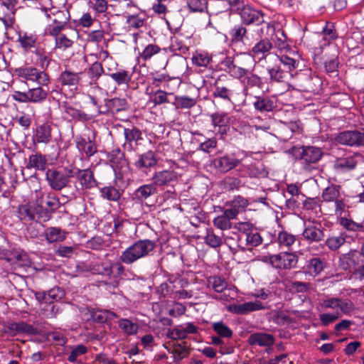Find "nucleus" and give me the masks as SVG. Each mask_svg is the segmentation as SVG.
Returning <instances> with one entry per match:
<instances>
[{
    "mask_svg": "<svg viewBox=\"0 0 364 364\" xmlns=\"http://www.w3.org/2000/svg\"><path fill=\"white\" fill-rule=\"evenodd\" d=\"M234 228L239 232L237 235V245L242 252L251 251L262 243L263 239L252 223L239 222L235 225Z\"/></svg>",
    "mask_w": 364,
    "mask_h": 364,
    "instance_id": "nucleus-1",
    "label": "nucleus"
},
{
    "mask_svg": "<svg viewBox=\"0 0 364 364\" xmlns=\"http://www.w3.org/2000/svg\"><path fill=\"white\" fill-rule=\"evenodd\" d=\"M156 247V242L154 240H139L122 252L119 260L122 264H132L139 259L149 256Z\"/></svg>",
    "mask_w": 364,
    "mask_h": 364,
    "instance_id": "nucleus-2",
    "label": "nucleus"
},
{
    "mask_svg": "<svg viewBox=\"0 0 364 364\" xmlns=\"http://www.w3.org/2000/svg\"><path fill=\"white\" fill-rule=\"evenodd\" d=\"M86 269L93 274H98L112 279L114 287L118 286V279L124 274L125 271V267L121 261L113 262L109 259L95 262H91L86 264Z\"/></svg>",
    "mask_w": 364,
    "mask_h": 364,
    "instance_id": "nucleus-3",
    "label": "nucleus"
},
{
    "mask_svg": "<svg viewBox=\"0 0 364 364\" xmlns=\"http://www.w3.org/2000/svg\"><path fill=\"white\" fill-rule=\"evenodd\" d=\"M291 153L296 161H299L305 170H311L321 159L323 152L321 148L303 146L293 147Z\"/></svg>",
    "mask_w": 364,
    "mask_h": 364,
    "instance_id": "nucleus-4",
    "label": "nucleus"
},
{
    "mask_svg": "<svg viewBox=\"0 0 364 364\" xmlns=\"http://www.w3.org/2000/svg\"><path fill=\"white\" fill-rule=\"evenodd\" d=\"M322 201L334 203V212L337 216L342 215L346 209L349 208L348 200L340 185L331 183L325 188L321 193Z\"/></svg>",
    "mask_w": 364,
    "mask_h": 364,
    "instance_id": "nucleus-5",
    "label": "nucleus"
},
{
    "mask_svg": "<svg viewBox=\"0 0 364 364\" xmlns=\"http://www.w3.org/2000/svg\"><path fill=\"white\" fill-rule=\"evenodd\" d=\"M70 172L71 166L65 167L63 171L55 168H48L46 172V180L52 190L60 191L70 186Z\"/></svg>",
    "mask_w": 364,
    "mask_h": 364,
    "instance_id": "nucleus-6",
    "label": "nucleus"
},
{
    "mask_svg": "<svg viewBox=\"0 0 364 364\" xmlns=\"http://www.w3.org/2000/svg\"><path fill=\"white\" fill-rule=\"evenodd\" d=\"M47 18L51 21L46 28V32L50 36H58L63 30L70 28L68 21L69 12L61 10L46 11Z\"/></svg>",
    "mask_w": 364,
    "mask_h": 364,
    "instance_id": "nucleus-7",
    "label": "nucleus"
},
{
    "mask_svg": "<svg viewBox=\"0 0 364 364\" xmlns=\"http://www.w3.org/2000/svg\"><path fill=\"white\" fill-rule=\"evenodd\" d=\"M237 14L245 26H259L265 23L267 28L270 26V23L265 21L266 14L261 9H258L252 5L247 4Z\"/></svg>",
    "mask_w": 364,
    "mask_h": 364,
    "instance_id": "nucleus-8",
    "label": "nucleus"
},
{
    "mask_svg": "<svg viewBox=\"0 0 364 364\" xmlns=\"http://www.w3.org/2000/svg\"><path fill=\"white\" fill-rule=\"evenodd\" d=\"M1 332L9 337H14L18 334L36 336L39 333L38 330L32 325L21 321L19 322H3Z\"/></svg>",
    "mask_w": 364,
    "mask_h": 364,
    "instance_id": "nucleus-9",
    "label": "nucleus"
},
{
    "mask_svg": "<svg viewBox=\"0 0 364 364\" xmlns=\"http://www.w3.org/2000/svg\"><path fill=\"white\" fill-rule=\"evenodd\" d=\"M358 154L350 151H339L333 161V168L336 171H348L353 170L358 164Z\"/></svg>",
    "mask_w": 364,
    "mask_h": 364,
    "instance_id": "nucleus-10",
    "label": "nucleus"
},
{
    "mask_svg": "<svg viewBox=\"0 0 364 364\" xmlns=\"http://www.w3.org/2000/svg\"><path fill=\"white\" fill-rule=\"evenodd\" d=\"M72 178H76L82 190H87L96 188L99 183L95 179L94 172L91 168L80 169L71 166Z\"/></svg>",
    "mask_w": 364,
    "mask_h": 364,
    "instance_id": "nucleus-11",
    "label": "nucleus"
},
{
    "mask_svg": "<svg viewBox=\"0 0 364 364\" xmlns=\"http://www.w3.org/2000/svg\"><path fill=\"white\" fill-rule=\"evenodd\" d=\"M269 264L277 269H291L296 267L298 262V256L295 253L280 252L270 255Z\"/></svg>",
    "mask_w": 364,
    "mask_h": 364,
    "instance_id": "nucleus-12",
    "label": "nucleus"
},
{
    "mask_svg": "<svg viewBox=\"0 0 364 364\" xmlns=\"http://www.w3.org/2000/svg\"><path fill=\"white\" fill-rule=\"evenodd\" d=\"M336 141L342 145L364 147V129L341 132L337 134Z\"/></svg>",
    "mask_w": 364,
    "mask_h": 364,
    "instance_id": "nucleus-13",
    "label": "nucleus"
},
{
    "mask_svg": "<svg viewBox=\"0 0 364 364\" xmlns=\"http://www.w3.org/2000/svg\"><path fill=\"white\" fill-rule=\"evenodd\" d=\"M240 162L235 154H225L215 158L213 165L218 171L226 173L238 166Z\"/></svg>",
    "mask_w": 364,
    "mask_h": 364,
    "instance_id": "nucleus-14",
    "label": "nucleus"
},
{
    "mask_svg": "<svg viewBox=\"0 0 364 364\" xmlns=\"http://www.w3.org/2000/svg\"><path fill=\"white\" fill-rule=\"evenodd\" d=\"M238 171L241 177L263 178H267L269 174L266 166L260 161L242 165Z\"/></svg>",
    "mask_w": 364,
    "mask_h": 364,
    "instance_id": "nucleus-15",
    "label": "nucleus"
},
{
    "mask_svg": "<svg viewBox=\"0 0 364 364\" xmlns=\"http://www.w3.org/2000/svg\"><path fill=\"white\" fill-rule=\"evenodd\" d=\"M159 161L157 154L149 150L138 156L137 159L134 161V167L142 172H146L150 168L154 167Z\"/></svg>",
    "mask_w": 364,
    "mask_h": 364,
    "instance_id": "nucleus-16",
    "label": "nucleus"
},
{
    "mask_svg": "<svg viewBox=\"0 0 364 364\" xmlns=\"http://www.w3.org/2000/svg\"><path fill=\"white\" fill-rule=\"evenodd\" d=\"M249 205L250 202L247 198L238 195L225 203L227 208L225 210L228 211L230 218L235 219L240 213L245 211Z\"/></svg>",
    "mask_w": 364,
    "mask_h": 364,
    "instance_id": "nucleus-17",
    "label": "nucleus"
},
{
    "mask_svg": "<svg viewBox=\"0 0 364 364\" xmlns=\"http://www.w3.org/2000/svg\"><path fill=\"white\" fill-rule=\"evenodd\" d=\"M273 48L272 41L267 38H261L257 42L250 50V55L252 57L260 62L270 54V51Z\"/></svg>",
    "mask_w": 364,
    "mask_h": 364,
    "instance_id": "nucleus-18",
    "label": "nucleus"
},
{
    "mask_svg": "<svg viewBox=\"0 0 364 364\" xmlns=\"http://www.w3.org/2000/svg\"><path fill=\"white\" fill-rule=\"evenodd\" d=\"M214 131L221 136L226 134L230 129V118L225 112H215L210 115Z\"/></svg>",
    "mask_w": 364,
    "mask_h": 364,
    "instance_id": "nucleus-19",
    "label": "nucleus"
},
{
    "mask_svg": "<svg viewBox=\"0 0 364 364\" xmlns=\"http://www.w3.org/2000/svg\"><path fill=\"white\" fill-rule=\"evenodd\" d=\"M125 143L124 147L129 151L134 150L139 145V141L143 140L141 131L135 126L124 129Z\"/></svg>",
    "mask_w": 364,
    "mask_h": 364,
    "instance_id": "nucleus-20",
    "label": "nucleus"
},
{
    "mask_svg": "<svg viewBox=\"0 0 364 364\" xmlns=\"http://www.w3.org/2000/svg\"><path fill=\"white\" fill-rule=\"evenodd\" d=\"M325 228L319 223L318 225L315 224H309L303 230L302 236L309 242H319L324 240Z\"/></svg>",
    "mask_w": 364,
    "mask_h": 364,
    "instance_id": "nucleus-21",
    "label": "nucleus"
},
{
    "mask_svg": "<svg viewBox=\"0 0 364 364\" xmlns=\"http://www.w3.org/2000/svg\"><path fill=\"white\" fill-rule=\"evenodd\" d=\"M264 306L259 301H248L243 304L230 305L228 310L236 314L246 315L250 312L264 309Z\"/></svg>",
    "mask_w": 364,
    "mask_h": 364,
    "instance_id": "nucleus-22",
    "label": "nucleus"
},
{
    "mask_svg": "<svg viewBox=\"0 0 364 364\" xmlns=\"http://www.w3.org/2000/svg\"><path fill=\"white\" fill-rule=\"evenodd\" d=\"M83 74V71L73 72L69 69H65L59 75L58 82L62 87H76L81 80V75Z\"/></svg>",
    "mask_w": 364,
    "mask_h": 364,
    "instance_id": "nucleus-23",
    "label": "nucleus"
},
{
    "mask_svg": "<svg viewBox=\"0 0 364 364\" xmlns=\"http://www.w3.org/2000/svg\"><path fill=\"white\" fill-rule=\"evenodd\" d=\"M326 262L324 258L314 257L306 260L303 267L304 272L311 277H317L325 269Z\"/></svg>",
    "mask_w": 364,
    "mask_h": 364,
    "instance_id": "nucleus-24",
    "label": "nucleus"
},
{
    "mask_svg": "<svg viewBox=\"0 0 364 364\" xmlns=\"http://www.w3.org/2000/svg\"><path fill=\"white\" fill-rule=\"evenodd\" d=\"M157 192V188L154 184L149 183L139 186L132 194L133 200L143 204L149 197L154 196Z\"/></svg>",
    "mask_w": 364,
    "mask_h": 364,
    "instance_id": "nucleus-25",
    "label": "nucleus"
},
{
    "mask_svg": "<svg viewBox=\"0 0 364 364\" xmlns=\"http://www.w3.org/2000/svg\"><path fill=\"white\" fill-rule=\"evenodd\" d=\"M177 173L171 170H164L156 172L153 176V184L156 186H169L171 183L177 181Z\"/></svg>",
    "mask_w": 364,
    "mask_h": 364,
    "instance_id": "nucleus-26",
    "label": "nucleus"
},
{
    "mask_svg": "<svg viewBox=\"0 0 364 364\" xmlns=\"http://www.w3.org/2000/svg\"><path fill=\"white\" fill-rule=\"evenodd\" d=\"M51 126L48 123L38 125L33 135V141L38 144H48L52 139Z\"/></svg>",
    "mask_w": 364,
    "mask_h": 364,
    "instance_id": "nucleus-27",
    "label": "nucleus"
},
{
    "mask_svg": "<svg viewBox=\"0 0 364 364\" xmlns=\"http://www.w3.org/2000/svg\"><path fill=\"white\" fill-rule=\"evenodd\" d=\"M247 342L250 346L257 345L262 347H269L274 344V338L269 333L257 332L249 336Z\"/></svg>",
    "mask_w": 364,
    "mask_h": 364,
    "instance_id": "nucleus-28",
    "label": "nucleus"
},
{
    "mask_svg": "<svg viewBox=\"0 0 364 364\" xmlns=\"http://www.w3.org/2000/svg\"><path fill=\"white\" fill-rule=\"evenodd\" d=\"M364 257V242H363L360 251H354L349 253L347 256H344L341 259L340 266L345 270L350 269L352 266L360 264L359 258Z\"/></svg>",
    "mask_w": 364,
    "mask_h": 364,
    "instance_id": "nucleus-29",
    "label": "nucleus"
},
{
    "mask_svg": "<svg viewBox=\"0 0 364 364\" xmlns=\"http://www.w3.org/2000/svg\"><path fill=\"white\" fill-rule=\"evenodd\" d=\"M254 108L261 113L272 111L276 107L275 102L269 96L259 95L254 97Z\"/></svg>",
    "mask_w": 364,
    "mask_h": 364,
    "instance_id": "nucleus-30",
    "label": "nucleus"
},
{
    "mask_svg": "<svg viewBox=\"0 0 364 364\" xmlns=\"http://www.w3.org/2000/svg\"><path fill=\"white\" fill-rule=\"evenodd\" d=\"M107 105L108 109L103 111L104 113H111L115 114L117 113L127 111L129 107V103L125 98L114 97L112 99H107Z\"/></svg>",
    "mask_w": 364,
    "mask_h": 364,
    "instance_id": "nucleus-31",
    "label": "nucleus"
},
{
    "mask_svg": "<svg viewBox=\"0 0 364 364\" xmlns=\"http://www.w3.org/2000/svg\"><path fill=\"white\" fill-rule=\"evenodd\" d=\"M267 70L271 82H283L289 76V71L283 69L276 60L273 65L267 67Z\"/></svg>",
    "mask_w": 364,
    "mask_h": 364,
    "instance_id": "nucleus-32",
    "label": "nucleus"
},
{
    "mask_svg": "<svg viewBox=\"0 0 364 364\" xmlns=\"http://www.w3.org/2000/svg\"><path fill=\"white\" fill-rule=\"evenodd\" d=\"M91 318L98 323H105L108 321L117 318L118 316L113 311L109 310H101L94 308L88 309Z\"/></svg>",
    "mask_w": 364,
    "mask_h": 364,
    "instance_id": "nucleus-33",
    "label": "nucleus"
},
{
    "mask_svg": "<svg viewBox=\"0 0 364 364\" xmlns=\"http://www.w3.org/2000/svg\"><path fill=\"white\" fill-rule=\"evenodd\" d=\"M123 15L129 26L134 28L142 27L146 20L145 14L137 13L135 11H124Z\"/></svg>",
    "mask_w": 364,
    "mask_h": 364,
    "instance_id": "nucleus-34",
    "label": "nucleus"
},
{
    "mask_svg": "<svg viewBox=\"0 0 364 364\" xmlns=\"http://www.w3.org/2000/svg\"><path fill=\"white\" fill-rule=\"evenodd\" d=\"M76 146L77 149L83 152L87 158L93 156L97 151L95 143L89 137L87 139L84 137L77 138Z\"/></svg>",
    "mask_w": 364,
    "mask_h": 364,
    "instance_id": "nucleus-35",
    "label": "nucleus"
},
{
    "mask_svg": "<svg viewBox=\"0 0 364 364\" xmlns=\"http://www.w3.org/2000/svg\"><path fill=\"white\" fill-rule=\"evenodd\" d=\"M168 352L173 355V362L178 364L182 359L189 355L190 348L185 343H175L168 349Z\"/></svg>",
    "mask_w": 364,
    "mask_h": 364,
    "instance_id": "nucleus-36",
    "label": "nucleus"
},
{
    "mask_svg": "<svg viewBox=\"0 0 364 364\" xmlns=\"http://www.w3.org/2000/svg\"><path fill=\"white\" fill-rule=\"evenodd\" d=\"M35 204L27 203L18 205L17 210V217L20 220L24 222L34 221L35 217Z\"/></svg>",
    "mask_w": 364,
    "mask_h": 364,
    "instance_id": "nucleus-37",
    "label": "nucleus"
},
{
    "mask_svg": "<svg viewBox=\"0 0 364 364\" xmlns=\"http://www.w3.org/2000/svg\"><path fill=\"white\" fill-rule=\"evenodd\" d=\"M175 16L178 17V23L169 25V30L173 33L174 36L178 37L183 41L184 39L189 40L192 37L193 33L191 31H186L182 26L183 18L181 14H177Z\"/></svg>",
    "mask_w": 364,
    "mask_h": 364,
    "instance_id": "nucleus-38",
    "label": "nucleus"
},
{
    "mask_svg": "<svg viewBox=\"0 0 364 364\" xmlns=\"http://www.w3.org/2000/svg\"><path fill=\"white\" fill-rule=\"evenodd\" d=\"M220 77H219L214 83V90L213 96L215 98L219 97L223 100L231 102V97L233 95V91L228 85L220 84Z\"/></svg>",
    "mask_w": 364,
    "mask_h": 364,
    "instance_id": "nucleus-39",
    "label": "nucleus"
},
{
    "mask_svg": "<svg viewBox=\"0 0 364 364\" xmlns=\"http://www.w3.org/2000/svg\"><path fill=\"white\" fill-rule=\"evenodd\" d=\"M132 74L133 73L130 70L121 68L117 69L114 73H107L118 86L128 85L132 81Z\"/></svg>",
    "mask_w": 364,
    "mask_h": 364,
    "instance_id": "nucleus-40",
    "label": "nucleus"
},
{
    "mask_svg": "<svg viewBox=\"0 0 364 364\" xmlns=\"http://www.w3.org/2000/svg\"><path fill=\"white\" fill-rule=\"evenodd\" d=\"M107 158L114 170L120 169L127 164L124 154L119 148L112 150L108 154Z\"/></svg>",
    "mask_w": 364,
    "mask_h": 364,
    "instance_id": "nucleus-41",
    "label": "nucleus"
},
{
    "mask_svg": "<svg viewBox=\"0 0 364 364\" xmlns=\"http://www.w3.org/2000/svg\"><path fill=\"white\" fill-rule=\"evenodd\" d=\"M47 163L48 161L46 156L40 152H37L29 156L26 167L28 168H33L38 171H46Z\"/></svg>",
    "mask_w": 364,
    "mask_h": 364,
    "instance_id": "nucleus-42",
    "label": "nucleus"
},
{
    "mask_svg": "<svg viewBox=\"0 0 364 364\" xmlns=\"http://www.w3.org/2000/svg\"><path fill=\"white\" fill-rule=\"evenodd\" d=\"M100 196L109 201L118 202L122 193L115 186L109 185L100 188Z\"/></svg>",
    "mask_w": 364,
    "mask_h": 364,
    "instance_id": "nucleus-43",
    "label": "nucleus"
},
{
    "mask_svg": "<svg viewBox=\"0 0 364 364\" xmlns=\"http://www.w3.org/2000/svg\"><path fill=\"white\" fill-rule=\"evenodd\" d=\"M277 63L279 65H283L284 70L289 71V75L292 76L291 72L296 69L299 65V60L293 57H290L287 54L282 55L281 56H277L275 58Z\"/></svg>",
    "mask_w": 364,
    "mask_h": 364,
    "instance_id": "nucleus-44",
    "label": "nucleus"
},
{
    "mask_svg": "<svg viewBox=\"0 0 364 364\" xmlns=\"http://www.w3.org/2000/svg\"><path fill=\"white\" fill-rule=\"evenodd\" d=\"M277 242L280 247H287L288 250H291V247L296 242H299L296 235L287 232V230H282L279 232Z\"/></svg>",
    "mask_w": 364,
    "mask_h": 364,
    "instance_id": "nucleus-45",
    "label": "nucleus"
},
{
    "mask_svg": "<svg viewBox=\"0 0 364 364\" xmlns=\"http://www.w3.org/2000/svg\"><path fill=\"white\" fill-rule=\"evenodd\" d=\"M339 224L346 230L352 232H364V223H356L351 218L346 216H340L338 219Z\"/></svg>",
    "mask_w": 364,
    "mask_h": 364,
    "instance_id": "nucleus-46",
    "label": "nucleus"
},
{
    "mask_svg": "<svg viewBox=\"0 0 364 364\" xmlns=\"http://www.w3.org/2000/svg\"><path fill=\"white\" fill-rule=\"evenodd\" d=\"M87 73L90 80V84H97V80L104 73V68L102 63L99 61H95L90 66Z\"/></svg>",
    "mask_w": 364,
    "mask_h": 364,
    "instance_id": "nucleus-47",
    "label": "nucleus"
},
{
    "mask_svg": "<svg viewBox=\"0 0 364 364\" xmlns=\"http://www.w3.org/2000/svg\"><path fill=\"white\" fill-rule=\"evenodd\" d=\"M37 41V36L35 34L28 33H20L18 34V42H19L21 46L24 50L28 51V50L35 48Z\"/></svg>",
    "mask_w": 364,
    "mask_h": 364,
    "instance_id": "nucleus-48",
    "label": "nucleus"
},
{
    "mask_svg": "<svg viewBox=\"0 0 364 364\" xmlns=\"http://www.w3.org/2000/svg\"><path fill=\"white\" fill-rule=\"evenodd\" d=\"M247 26L243 25L241 22L240 24L235 25L230 31L232 42H244L245 39H248Z\"/></svg>",
    "mask_w": 364,
    "mask_h": 364,
    "instance_id": "nucleus-49",
    "label": "nucleus"
},
{
    "mask_svg": "<svg viewBox=\"0 0 364 364\" xmlns=\"http://www.w3.org/2000/svg\"><path fill=\"white\" fill-rule=\"evenodd\" d=\"M274 45L280 51L287 52L291 50L290 46L287 42V37L283 30H278L275 34L274 38H272Z\"/></svg>",
    "mask_w": 364,
    "mask_h": 364,
    "instance_id": "nucleus-50",
    "label": "nucleus"
},
{
    "mask_svg": "<svg viewBox=\"0 0 364 364\" xmlns=\"http://www.w3.org/2000/svg\"><path fill=\"white\" fill-rule=\"evenodd\" d=\"M46 238L50 243L61 242L65 239V232L60 228L51 227L46 230Z\"/></svg>",
    "mask_w": 364,
    "mask_h": 364,
    "instance_id": "nucleus-51",
    "label": "nucleus"
},
{
    "mask_svg": "<svg viewBox=\"0 0 364 364\" xmlns=\"http://www.w3.org/2000/svg\"><path fill=\"white\" fill-rule=\"evenodd\" d=\"M213 331L220 337L230 338L233 335L232 329L223 321H216L211 324Z\"/></svg>",
    "mask_w": 364,
    "mask_h": 364,
    "instance_id": "nucleus-52",
    "label": "nucleus"
},
{
    "mask_svg": "<svg viewBox=\"0 0 364 364\" xmlns=\"http://www.w3.org/2000/svg\"><path fill=\"white\" fill-rule=\"evenodd\" d=\"M235 219L230 218L227 210H224L223 215H218L213 219V225L221 230H230L232 228L231 220Z\"/></svg>",
    "mask_w": 364,
    "mask_h": 364,
    "instance_id": "nucleus-53",
    "label": "nucleus"
},
{
    "mask_svg": "<svg viewBox=\"0 0 364 364\" xmlns=\"http://www.w3.org/2000/svg\"><path fill=\"white\" fill-rule=\"evenodd\" d=\"M243 82L245 84L244 92H247L249 87H256L259 89H262L264 85L262 78L255 73L246 75Z\"/></svg>",
    "mask_w": 364,
    "mask_h": 364,
    "instance_id": "nucleus-54",
    "label": "nucleus"
},
{
    "mask_svg": "<svg viewBox=\"0 0 364 364\" xmlns=\"http://www.w3.org/2000/svg\"><path fill=\"white\" fill-rule=\"evenodd\" d=\"M169 49L175 55H185L188 51V46L183 43L182 39L173 36L171 38Z\"/></svg>",
    "mask_w": 364,
    "mask_h": 364,
    "instance_id": "nucleus-55",
    "label": "nucleus"
},
{
    "mask_svg": "<svg viewBox=\"0 0 364 364\" xmlns=\"http://www.w3.org/2000/svg\"><path fill=\"white\" fill-rule=\"evenodd\" d=\"M196 104V99L188 96H175L174 102H172L176 109H190Z\"/></svg>",
    "mask_w": 364,
    "mask_h": 364,
    "instance_id": "nucleus-56",
    "label": "nucleus"
},
{
    "mask_svg": "<svg viewBox=\"0 0 364 364\" xmlns=\"http://www.w3.org/2000/svg\"><path fill=\"white\" fill-rule=\"evenodd\" d=\"M29 102L41 103L46 100L48 93L42 87L32 88L28 90Z\"/></svg>",
    "mask_w": 364,
    "mask_h": 364,
    "instance_id": "nucleus-57",
    "label": "nucleus"
},
{
    "mask_svg": "<svg viewBox=\"0 0 364 364\" xmlns=\"http://www.w3.org/2000/svg\"><path fill=\"white\" fill-rule=\"evenodd\" d=\"M204 239L207 245L214 248L220 247L223 243L222 237L216 234L212 228H207Z\"/></svg>",
    "mask_w": 364,
    "mask_h": 364,
    "instance_id": "nucleus-58",
    "label": "nucleus"
},
{
    "mask_svg": "<svg viewBox=\"0 0 364 364\" xmlns=\"http://www.w3.org/2000/svg\"><path fill=\"white\" fill-rule=\"evenodd\" d=\"M12 264L19 267H29L31 266V260L25 252H15L13 255Z\"/></svg>",
    "mask_w": 364,
    "mask_h": 364,
    "instance_id": "nucleus-59",
    "label": "nucleus"
},
{
    "mask_svg": "<svg viewBox=\"0 0 364 364\" xmlns=\"http://www.w3.org/2000/svg\"><path fill=\"white\" fill-rule=\"evenodd\" d=\"M35 219L34 221L45 223L48 221L52 216V213L48 208H43L41 205L35 204Z\"/></svg>",
    "mask_w": 364,
    "mask_h": 364,
    "instance_id": "nucleus-60",
    "label": "nucleus"
},
{
    "mask_svg": "<svg viewBox=\"0 0 364 364\" xmlns=\"http://www.w3.org/2000/svg\"><path fill=\"white\" fill-rule=\"evenodd\" d=\"M119 327L128 335H134L137 333L139 326L137 323L132 322L127 318H121L119 322Z\"/></svg>",
    "mask_w": 364,
    "mask_h": 364,
    "instance_id": "nucleus-61",
    "label": "nucleus"
},
{
    "mask_svg": "<svg viewBox=\"0 0 364 364\" xmlns=\"http://www.w3.org/2000/svg\"><path fill=\"white\" fill-rule=\"evenodd\" d=\"M55 38V48L56 49L66 50L73 46L74 42L66 35L60 33L58 36H52Z\"/></svg>",
    "mask_w": 364,
    "mask_h": 364,
    "instance_id": "nucleus-62",
    "label": "nucleus"
},
{
    "mask_svg": "<svg viewBox=\"0 0 364 364\" xmlns=\"http://www.w3.org/2000/svg\"><path fill=\"white\" fill-rule=\"evenodd\" d=\"M346 242V238L342 235H339L337 236L328 237L325 240V245L328 248L332 251L337 250Z\"/></svg>",
    "mask_w": 364,
    "mask_h": 364,
    "instance_id": "nucleus-63",
    "label": "nucleus"
},
{
    "mask_svg": "<svg viewBox=\"0 0 364 364\" xmlns=\"http://www.w3.org/2000/svg\"><path fill=\"white\" fill-rule=\"evenodd\" d=\"M212 60V57L207 53H196L192 58L194 65L199 67H207Z\"/></svg>",
    "mask_w": 364,
    "mask_h": 364,
    "instance_id": "nucleus-64",
    "label": "nucleus"
}]
</instances>
